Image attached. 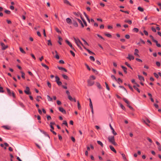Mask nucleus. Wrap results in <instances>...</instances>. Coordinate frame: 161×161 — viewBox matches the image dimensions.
<instances>
[{
	"label": "nucleus",
	"instance_id": "nucleus-18",
	"mask_svg": "<svg viewBox=\"0 0 161 161\" xmlns=\"http://www.w3.org/2000/svg\"><path fill=\"white\" fill-rule=\"evenodd\" d=\"M139 53V51L137 49H135V53H134V55L137 57H139L140 56L138 54Z\"/></svg>",
	"mask_w": 161,
	"mask_h": 161
},
{
	"label": "nucleus",
	"instance_id": "nucleus-60",
	"mask_svg": "<svg viewBox=\"0 0 161 161\" xmlns=\"http://www.w3.org/2000/svg\"><path fill=\"white\" fill-rule=\"evenodd\" d=\"M151 30H152L154 32H156V29L154 28L153 27H151Z\"/></svg>",
	"mask_w": 161,
	"mask_h": 161
},
{
	"label": "nucleus",
	"instance_id": "nucleus-57",
	"mask_svg": "<svg viewBox=\"0 0 161 161\" xmlns=\"http://www.w3.org/2000/svg\"><path fill=\"white\" fill-rule=\"evenodd\" d=\"M153 75H154V76H155V77L157 79L158 78V77H159L157 73H153Z\"/></svg>",
	"mask_w": 161,
	"mask_h": 161
},
{
	"label": "nucleus",
	"instance_id": "nucleus-33",
	"mask_svg": "<svg viewBox=\"0 0 161 161\" xmlns=\"http://www.w3.org/2000/svg\"><path fill=\"white\" fill-rule=\"evenodd\" d=\"M133 31L136 33L139 31V29L137 28H134L133 29Z\"/></svg>",
	"mask_w": 161,
	"mask_h": 161
},
{
	"label": "nucleus",
	"instance_id": "nucleus-29",
	"mask_svg": "<svg viewBox=\"0 0 161 161\" xmlns=\"http://www.w3.org/2000/svg\"><path fill=\"white\" fill-rule=\"evenodd\" d=\"M104 34L106 36H107L108 37L111 38L112 37V36L111 34H107L104 33Z\"/></svg>",
	"mask_w": 161,
	"mask_h": 161
},
{
	"label": "nucleus",
	"instance_id": "nucleus-39",
	"mask_svg": "<svg viewBox=\"0 0 161 161\" xmlns=\"http://www.w3.org/2000/svg\"><path fill=\"white\" fill-rule=\"evenodd\" d=\"M47 45L51 46L52 45V44L50 40L48 41Z\"/></svg>",
	"mask_w": 161,
	"mask_h": 161
},
{
	"label": "nucleus",
	"instance_id": "nucleus-3",
	"mask_svg": "<svg viewBox=\"0 0 161 161\" xmlns=\"http://www.w3.org/2000/svg\"><path fill=\"white\" fill-rule=\"evenodd\" d=\"M25 93L27 95H31V92L30 91V88L28 86H26V90L24 91Z\"/></svg>",
	"mask_w": 161,
	"mask_h": 161
},
{
	"label": "nucleus",
	"instance_id": "nucleus-58",
	"mask_svg": "<svg viewBox=\"0 0 161 161\" xmlns=\"http://www.w3.org/2000/svg\"><path fill=\"white\" fill-rule=\"evenodd\" d=\"M91 78L94 80L96 79V77L94 75H92L90 77V79H91Z\"/></svg>",
	"mask_w": 161,
	"mask_h": 161
},
{
	"label": "nucleus",
	"instance_id": "nucleus-16",
	"mask_svg": "<svg viewBox=\"0 0 161 161\" xmlns=\"http://www.w3.org/2000/svg\"><path fill=\"white\" fill-rule=\"evenodd\" d=\"M110 148L111 149V150L113 151V152H114L115 153H116L117 152L116 150H115L114 147L111 145H110L109 146Z\"/></svg>",
	"mask_w": 161,
	"mask_h": 161
},
{
	"label": "nucleus",
	"instance_id": "nucleus-44",
	"mask_svg": "<svg viewBox=\"0 0 161 161\" xmlns=\"http://www.w3.org/2000/svg\"><path fill=\"white\" fill-rule=\"evenodd\" d=\"M120 11L121 12H124V13H126V14H129V11H124L122 9H120Z\"/></svg>",
	"mask_w": 161,
	"mask_h": 161
},
{
	"label": "nucleus",
	"instance_id": "nucleus-43",
	"mask_svg": "<svg viewBox=\"0 0 161 161\" xmlns=\"http://www.w3.org/2000/svg\"><path fill=\"white\" fill-rule=\"evenodd\" d=\"M97 87L100 89L102 88L101 85L99 82H97Z\"/></svg>",
	"mask_w": 161,
	"mask_h": 161
},
{
	"label": "nucleus",
	"instance_id": "nucleus-34",
	"mask_svg": "<svg viewBox=\"0 0 161 161\" xmlns=\"http://www.w3.org/2000/svg\"><path fill=\"white\" fill-rule=\"evenodd\" d=\"M97 143L99 145H101V146L102 147H103V143L101 141H97Z\"/></svg>",
	"mask_w": 161,
	"mask_h": 161
},
{
	"label": "nucleus",
	"instance_id": "nucleus-8",
	"mask_svg": "<svg viewBox=\"0 0 161 161\" xmlns=\"http://www.w3.org/2000/svg\"><path fill=\"white\" fill-rule=\"evenodd\" d=\"M77 20L75 19L73 20L72 24L75 27H77L78 26V24L76 22Z\"/></svg>",
	"mask_w": 161,
	"mask_h": 161
},
{
	"label": "nucleus",
	"instance_id": "nucleus-12",
	"mask_svg": "<svg viewBox=\"0 0 161 161\" xmlns=\"http://www.w3.org/2000/svg\"><path fill=\"white\" fill-rule=\"evenodd\" d=\"M127 58L128 59L130 60H133L134 58V57L133 56L129 54L128 57H127Z\"/></svg>",
	"mask_w": 161,
	"mask_h": 161
},
{
	"label": "nucleus",
	"instance_id": "nucleus-9",
	"mask_svg": "<svg viewBox=\"0 0 161 161\" xmlns=\"http://www.w3.org/2000/svg\"><path fill=\"white\" fill-rule=\"evenodd\" d=\"M75 19L76 20H77L79 23L81 25V27H82V28H83L84 27V25L83 24L82 22L79 19H78V18H75Z\"/></svg>",
	"mask_w": 161,
	"mask_h": 161
},
{
	"label": "nucleus",
	"instance_id": "nucleus-50",
	"mask_svg": "<svg viewBox=\"0 0 161 161\" xmlns=\"http://www.w3.org/2000/svg\"><path fill=\"white\" fill-rule=\"evenodd\" d=\"M120 107H121V108L123 110H125V107L122 105V104L121 103H120Z\"/></svg>",
	"mask_w": 161,
	"mask_h": 161
},
{
	"label": "nucleus",
	"instance_id": "nucleus-56",
	"mask_svg": "<svg viewBox=\"0 0 161 161\" xmlns=\"http://www.w3.org/2000/svg\"><path fill=\"white\" fill-rule=\"evenodd\" d=\"M97 36L98 37H99V38L102 39H103L104 41L105 40V39L102 36H101L100 35L97 34Z\"/></svg>",
	"mask_w": 161,
	"mask_h": 161
},
{
	"label": "nucleus",
	"instance_id": "nucleus-14",
	"mask_svg": "<svg viewBox=\"0 0 161 161\" xmlns=\"http://www.w3.org/2000/svg\"><path fill=\"white\" fill-rule=\"evenodd\" d=\"M66 21L67 23L69 24H71L72 23L71 19L69 18H67L66 19Z\"/></svg>",
	"mask_w": 161,
	"mask_h": 161
},
{
	"label": "nucleus",
	"instance_id": "nucleus-42",
	"mask_svg": "<svg viewBox=\"0 0 161 161\" xmlns=\"http://www.w3.org/2000/svg\"><path fill=\"white\" fill-rule=\"evenodd\" d=\"M77 42H78V43L79 44H80L83 46V47H85L83 45L82 43L81 42V41L79 39H78L77 40Z\"/></svg>",
	"mask_w": 161,
	"mask_h": 161
},
{
	"label": "nucleus",
	"instance_id": "nucleus-28",
	"mask_svg": "<svg viewBox=\"0 0 161 161\" xmlns=\"http://www.w3.org/2000/svg\"><path fill=\"white\" fill-rule=\"evenodd\" d=\"M133 87L135 90H136L138 92L140 93V90L138 87H136V86H134Z\"/></svg>",
	"mask_w": 161,
	"mask_h": 161
},
{
	"label": "nucleus",
	"instance_id": "nucleus-26",
	"mask_svg": "<svg viewBox=\"0 0 161 161\" xmlns=\"http://www.w3.org/2000/svg\"><path fill=\"white\" fill-rule=\"evenodd\" d=\"M74 40H75V43H76V45H77V46H78V47H79L80 49H81V47L79 45V44L78 43V42H77V39H75V38H74Z\"/></svg>",
	"mask_w": 161,
	"mask_h": 161
},
{
	"label": "nucleus",
	"instance_id": "nucleus-2",
	"mask_svg": "<svg viewBox=\"0 0 161 161\" xmlns=\"http://www.w3.org/2000/svg\"><path fill=\"white\" fill-rule=\"evenodd\" d=\"M6 90L8 93V94L9 96H12L14 98H16V96L14 92H11L10 90L8 88H6Z\"/></svg>",
	"mask_w": 161,
	"mask_h": 161
},
{
	"label": "nucleus",
	"instance_id": "nucleus-45",
	"mask_svg": "<svg viewBox=\"0 0 161 161\" xmlns=\"http://www.w3.org/2000/svg\"><path fill=\"white\" fill-rule=\"evenodd\" d=\"M4 12L6 14H9L11 13L10 11L8 10H5L4 11Z\"/></svg>",
	"mask_w": 161,
	"mask_h": 161
},
{
	"label": "nucleus",
	"instance_id": "nucleus-30",
	"mask_svg": "<svg viewBox=\"0 0 161 161\" xmlns=\"http://www.w3.org/2000/svg\"><path fill=\"white\" fill-rule=\"evenodd\" d=\"M47 99L48 101H53V99L52 97H50L49 96L47 95Z\"/></svg>",
	"mask_w": 161,
	"mask_h": 161
},
{
	"label": "nucleus",
	"instance_id": "nucleus-62",
	"mask_svg": "<svg viewBox=\"0 0 161 161\" xmlns=\"http://www.w3.org/2000/svg\"><path fill=\"white\" fill-rule=\"evenodd\" d=\"M47 120H50L52 119L51 116H50V115H47Z\"/></svg>",
	"mask_w": 161,
	"mask_h": 161
},
{
	"label": "nucleus",
	"instance_id": "nucleus-37",
	"mask_svg": "<svg viewBox=\"0 0 161 161\" xmlns=\"http://www.w3.org/2000/svg\"><path fill=\"white\" fill-rule=\"evenodd\" d=\"M137 9H138L139 11H141L142 12H143L144 11L143 8H142L141 7H140V6L138 7V8Z\"/></svg>",
	"mask_w": 161,
	"mask_h": 161
},
{
	"label": "nucleus",
	"instance_id": "nucleus-7",
	"mask_svg": "<svg viewBox=\"0 0 161 161\" xmlns=\"http://www.w3.org/2000/svg\"><path fill=\"white\" fill-rule=\"evenodd\" d=\"M58 109L63 114H66V113L65 110H64L62 107H59L58 108Z\"/></svg>",
	"mask_w": 161,
	"mask_h": 161
},
{
	"label": "nucleus",
	"instance_id": "nucleus-25",
	"mask_svg": "<svg viewBox=\"0 0 161 161\" xmlns=\"http://www.w3.org/2000/svg\"><path fill=\"white\" fill-rule=\"evenodd\" d=\"M59 41H58V42L60 45L62 44V43L61 42V41H62L63 40L62 38L60 36H59L58 37Z\"/></svg>",
	"mask_w": 161,
	"mask_h": 161
},
{
	"label": "nucleus",
	"instance_id": "nucleus-48",
	"mask_svg": "<svg viewBox=\"0 0 161 161\" xmlns=\"http://www.w3.org/2000/svg\"><path fill=\"white\" fill-rule=\"evenodd\" d=\"M39 98H41L42 99V97L39 96H38L36 97V100L38 102L40 101V100L39 99Z\"/></svg>",
	"mask_w": 161,
	"mask_h": 161
},
{
	"label": "nucleus",
	"instance_id": "nucleus-1",
	"mask_svg": "<svg viewBox=\"0 0 161 161\" xmlns=\"http://www.w3.org/2000/svg\"><path fill=\"white\" fill-rule=\"evenodd\" d=\"M108 139L109 142L114 146H116L117 144L115 142L114 140V136L108 137Z\"/></svg>",
	"mask_w": 161,
	"mask_h": 161
},
{
	"label": "nucleus",
	"instance_id": "nucleus-17",
	"mask_svg": "<svg viewBox=\"0 0 161 161\" xmlns=\"http://www.w3.org/2000/svg\"><path fill=\"white\" fill-rule=\"evenodd\" d=\"M57 67L58 69L60 70H63L65 72H67V70L63 67L59 66H58Z\"/></svg>",
	"mask_w": 161,
	"mask_h": 161
},
{
	"label": "nucleus",
	"instance_id": "nucleus-52",
	"mask_svg": "<svg viewBox=\"0 0 161 161\" xmlns=\"http://www.w3.org/2000/svg\"><path fill=\"white\" fill-rule=\"evenodd\" d=\"M90 58V59L93 61H94L95 60V58H94V57L92 56H90L89 57Z\"/></svg>",
	"mask_w": 161,
	"mask_h": 161
},
{
	"label": "nucleus",
	"instance_id": "nucleus-54",
	"mask_svg": "<svg viewBox=\"0 0 161 161\" xmlns=\"http://www.w3.org/2000/svg\"><path fill=\"white\" fill-rule=\"evenodd\" d=\"M128 86L129 88V89L131 91H132V92H133L134 91V90H133V88H132V87L130 86V84H128Z\"/></svg>",
	"mask_w": 161,
	"mask_h": 161
},
{
	"label": "nucleus",
	"instance_id": "nucleus-20",
	"mask_svg": "<svg viewBox=\"0 0 161 161\" xmlns=\"http://www.w3.org/2000/svg\"><path fill=\"white\" fill-rule=\"evenodd\" d=\"M121 67L123 69V70L124 72L125 73V74H127V68L123 66H121Z\"/></svg>",
	"mask_w": 161,
	"mask_h": 161
},
{
	"label": "nucleus",
	"instance_id": "nucleus-5",
	"mask_svg": "<svg viewBox=\"0 0 161 161\" xmlns=\"http://www.w3.org/2000/svg\"><path fill=\"white\" fill-rule=\"evenodd\" d=\"M0 43L2 47V50H5L8 47V45H5L3 43L1 42Z\"/></svg>",
	"mask_w": 161,
	"mask_h": 161
},
{
	"label": "nucleus",
	"instance_id": "nucleus-64",
	"mask_svg": "<svg viewBox=\"0 0 161 161\" xmlns=\"http://www.w3.org/2000/svg\"><path fill=\"white\" fill-rule=\"evenodd\" d=\"M47 84L48 86L50 88H51V85L50 83V82L48 81L47 82Z\"/></svg>",
	"mask_w": 161,
	"mask_h": 161
},
{
	"label": "nucleus",
	"instance_id": "nucleus-27",
	"mask_svg": "<svg viewBox=\"0 0 161 161\" xmlns=\"http://www.w3.org/2000/svg\"><path fill=\"white\" fill-rule=\"evenodd\" d=\"M41 65L42 66L44 67H45L46 69H47V70H48L49 69V67H48L45 64H44L43 63H42L41 64Z\"/></svg>",
	"mask_w": 161,
	"mask_h": 161
},
{
	"label": "nucleus",
	"instance_id": "nucleus-46",
	"mask_svg": "<svg viewBox=\"0 0 161 161\" xmlns=\"http://www.w3.org/2000/svg\"><path fill=\"white\" fill-rule=\"evenodd\" d=\"M105 84L107 89V90H108V91H109L110 90V88L108 86V84L106 82H105Z\"/></svg>",
	"mask_w": 161,
	"mask_h": 161
},
{
	"label": "nucleus",
	"instance_id": "nucleus-53",
	"mask_svg": "<svg viewBox=\"0 0 161 161\" xmlns=\"http://www.w3.org/2000/svg\"><path fill=\"white\" fill-rule=\"evenodd\" d=\"M127 106L131 110H134V108L130 106L129 105V104H127Z\"/></svg>",
	"mask_w": 161,
	"mask_h": 161
},
{
	"label": "nucleus",
	"instance_id": "nucleus-31",
	"mask_svg": "<svg viewBox=\"0 0 161 161\" xmlns=\"http://www.w3.org/2000/svg\"><path fill=\"white\" fill-rule=\"evenodd\" d=\"M123 100L125 103L127 104H128L130 103L129 102L126 98H123Z\"/></svg>",
	"mask_w": 161,
	"mask_h": 161
},
{
	"label": "nucleus",
	"instance_id": "nucleus-49",
	"mask_svg": "<svg viewBox=\"0 0 161 161\" xmlns=\"http://www.w3.org/2000/svg\"><path fill=\"white\" fill-rule=\"evenodd\" d=\"M92 70L95 74L97 75L98 74V72L95 69L92 68Z\"/></svg>",
	"mask_w": 161,
	"mask_h": 161
},
{
	"label": "nucleus",
	"instance_id": "nucleus-40",
	"mask_svg": "<svg viewBox=\"0 0 161 161\" xmlns=\"http://www.w3.org/2000/svg\"><path fill=\"white\" fill-rule=\"evenodd\" d=\"M63 124L65 126L68 127V125L67 124V122L66 121L64 120L63 121Z\"/></svg>",
	"mask_w": 161,
	"mask_h": 161
},
{
	"label": "nucleus",
	"instance_id": "nucleus-55",
	"mask_svg": "<svg viewBox=\"0 0 161 161\" xmlns=\"http://www.w3.org/2000/svg\"><path fill=\"white\" fill-rule=\"evenodd\" d=\"M156 64L157 66H158V67H160V66L161 64L159 62H156Z\"/></svg>",
	"mask_w": 161,
	"mask_h": 161
},
{
	"label": "nucleus",
	"instance_id": "nucleus-36",
	"mask_svg": "<svg viewBox=\"0 0 161 161\" xmlns=\"http://www.w3.org/2000/svg\"><path fill=\"white\" fill-rule=\"evenodd\" d=\"M78 108L79 110H81V107L79 101H77Z\"/></svg>",
	"mask_w": 161,
	"mask_h": 161
},
{
	"label": "nucleus",
	"instance_id": "nucleus-51",
	"mask_svg": "<svg viewBox=\"0 0 161 161\" xmlns=\"http://www.w3.org/2000/svg\"><path fill=\"white\" fill-rule=\"evenodd\" d=\"M85 65L86 66V68L87 69L89 70L90 71L91 70V68L89 67V66H88V65H87L86 64H85Z\"/></svg>",
	"mask_w": 161,
	"mask_h": 161
},
{
	"label": "nucleus",
	"instance_id": "nucleus-10",
	"mask_svg": "<svg viewBox=\"0 0 161 161\" xmlns=\"http://www.w3.org/2000/svg\"><path fill=\"white\" fill-rule=\"evenodd\" d=\"M68 98L71 101H74L75 102H76V99L75 98H73L70 95L68 96Z\"/></svg>",
	"mask_w": 161,
	"mask_h": 161
},
{
	"label": "nucleus",
	"instance_id": "nucleus-22",
	"mask_svg": "<svg viewBox=\"0 0 161 161\" xmlns=\"http://www.w3.org/2000/svg\"><path fill=\"white\" fill-rule=\"evenodd\" d=\"M63 1L64 3L70 6L71 5L70 3L67 0H63Z\"/></svg>",
	"mask_w": 161,
	"mask_h": 161
},
{
	"label": "nucleus",
	"instance_id": "nucleus-19",
	"mask_svg": "<svg viewBox=\"0 0 161 161\" xmlns=\"http://www.w3.org/2000/svg\"><path fill=\"white\" fill-rule=\"evenodd\" d=\"M138 77L139 80L140 81H144V78L142 76L140 75H138Z\"/></svg>",
	"mask_w": 161,
	"mask_h": 161
},
{
	"label": "nucleus",
	"instance_id": "nucleus-38",
	"mask_svg": "<svg viewBox=\"0 0 161 161\" xmlns=\"http://www.w3.org/2000/svg\"><path fill=\"white\" fill-rule=\"evenodd\" d=\"M55 78L56 79L55 81H56V83L58 81H60V78L58 76H55Z\"/></svg>",
	"mask_w": 161,
	"mask_h": 161
},
{
	"label": "nucleus",
	"instance_id": "nucleus-61",
	"mask_svg": "<svg viewBox=\"0 0 161 161\" xmlns=\"http://www.w3.org/2000/svg\"><path fill=\"white\" fill-rule=\"evenodd\" d=\"M4 92V91L3 90V87H2L0 86V92L3 93Z\"/></svg>",
	"mask_w": 161,
	"mask_h": 161
},
{
	"label": "nucleus",
	"instance_id": "nucleus-32",
	"mask_svg": "<svg viewBox=\"0 0 161 161\" xmlns=\"http://www.w3.org/2000/svg\"><path fill=\"white\" fill-rule=\"evenodd\" d=\"M125 64L126 66H127L128 67L130 68L131 69H133L130 66V64H129L127 62H125Z\"/></svg>",
	"mask_w": 161,
	"mask_h": 161
},
{
	"label": "nucleus",
	"instance_id": "nucleus-23",
	"mask_svg": "<svg viewBox=\"0 0 161 161\" xmlns=\"http://www.w3.org/2000/svg\"><path fill=\"white\" fill-rule=\"evenodd\" d=\"M2 127L6 130H9L10 129V127L7 125H3L2 126Z\"/></svg>",
	"mask_w": 161,
	"mask_h": 161
},
{
	"label": "nucleus",
	"instance_id": "nucleus-15",
	"mask_svg": "<svg viewBox=\"0 0 161 161\" xmlns=\"http://www.w3.org/2000/svg\"><path fill=\"white\" fill-rule=\"evenodd\" d=\"M120 154H121L123 159H124L125 161H128L127 159H126L125 155L123 153L120 152Z\"/></svg>",
	"mask_w": 161,
	"mask_h": 161
},
{
	"label": "nucleus",
	"instance_id": "nucleus-6",
	"mask_svg": "<svg viewBox=\"0 0 161 161\" xmlns=\"http://www.w3.org/2000/svg\"><path fill=\"white\" fill-rule=\"evenodd\" d=\"M88 86H92L94 84V82L91 80V79L88 80H87Z\"/></svg>",
	"mask_w": 161,
	"mask_h": 161
},
{
	"label": "nucleus",
	"instance_id": "nucleus-13",
	"mask_svg": "<svg viewBox=\"0 0 161 161\" xmlns=\"http://www.w3.org/2000/svg\"><path fill=\"white\" fill-rule=\"evenodd\" d=\"M84 48L90 54L95 55V53L91 51L90 50L86 48L85 47H84Z\"/></svg>",
	"mask_w": 161,
	"mask_h": 161
},
{
	"label": "nucleus",
	"instance_id": "nucleus-35",
	"mask_svg": "<svg viewBox=\"0 0 161 161\" xmlns=\"http://www.w3.org/2000/svg\"><path fill=\"white\" fill-rule=\"evenodd\" d=\"M125 23H127L130 25H131L132 24V21L131 20H125Z\"/></svg>",
	"mask_w": 161,
	"mask_h": 161
},
{
	"label": "nucleus",
	"instance_id": "nucleus-41",
	"mask_svg": "<svg viewBox=\"0 0 161 161\" xmlns=\"http://www.w3.org/2000/svg\"><path fill=\"white\" fill-rule=\"evenodd\" d=\"M21 72L22 74L21 77H22V78L25 79V73L23 71H21Z\"/></svg>",
	"mask_w": 161,
	"mask_h": 161
},
{
	"label": "nucleus",
	"instance_id": "nucleus-4",
	"mask_svg": "<svg viewBox=\"0 0 161 161\" xmlns=\"http://www.w3.org/2000/svg\"><path fill=\"white\" fill-rule=\"evenodd\" d=\"M65 42L71 47V49L74 51H75V49L72 46V44L68 40H65Z\"/></svg>",
	"mask_w": 161,
	"mask_h": 161
},
{
	"label": "nucleus",
	"instance_id": "nucleus-11",
	"mask_svg": "<svg viewBox=\"0 0 161 161\" xmlns=\"http://www.w3.org/2000/svg\"><path fill=\"white\" fill-rule=\"evenodd\" d=\"M109 126H110V127L111 129L112 130V133H113V134L114 135H116L117 134L116 132L114 131V128H113V127L111 126V124H109Z\"/></svg>",
	"mask_w": 161,
	"mask_h": 161
},
{
	"label": "nucleus",
	"instance_id": "nucleus-63",
	"mask_svg": "<svg viewBox=\"0 0 161 161\" xmlns=\"http://www.w3.org/2000/svg\"><path fill=\"white\" fill-rule=\"evenodd\" d=\"M70 52L71 54L72 55L73 57H75V53H74L73 51H72V50H70Z\"/></svg>",
	"mask_w": 161,
	"mask_h": 161
},
{
	"label": "nucleus",
	"instance_id": "nucleus-59",
	"mask_svg": "<svg viewBox=\"0 0 161 161\" xmlns=\"http://www.w3.org/2000/svg\"><path fill=\"white\" fill-rule=\"evenodd\" d=\"M111 77L113 79H114L116 81H117V79H116V78L113 75H111Z\"/></svg>",
	"mask_w": 161,
	"mask_h": 161
},
{
	"label": "nucleus",
	"instance_id": "nucleus-21",
	"mask_svg": "<svg viewBox=\"0 0 161 161\" xmlns=\"http://www.w3.org/2000/svg\"><path fill=\"white\" fill-rule=\"evenodd\" d=\"M41 131L42 132L43 134H44L45 136H47L49 139H50V137L48 135V134H47V133L45 131H43V130H41Z\"/></svg>",
	"mask_w": 161,
	"mask_h": 161
},
{
	"label": "nucleus",
	"instance_id": "nucleus-47",
	"mask_svg": "<svg viewBox=\"0 0 161 161\" xmlns=\"http://www.w3.org/2000/svg\"><path fill=\"white\" fill-rule=\"evenodd\" d=\"M19 50L22 53L25 54V52L24 50L21 47L19 48Z\"/></svg>",
	"mask_w": 161,
	"mask_h": 161
},
{
	"label": "nucleus",
	"instance_id": "nucleus-24",
	"mask_svg": "<svg viewBox=\"0 0 161 161\" xmlns=\"http://www.w3.org/2000/svg\"><path fill=\"white\" fill-rule=\"evenodd\" d=\"M62 75L64 79L67 80H69V77L67 75L64 74H62Z\"/></svg>",
	"mask_w": 161,
	"mask_h": 161
}]
</instances>
